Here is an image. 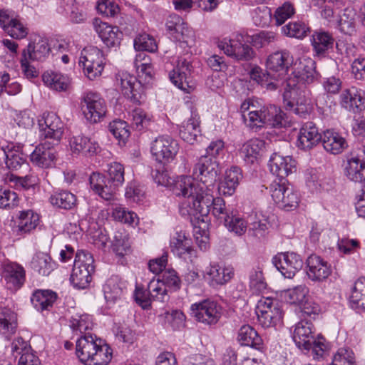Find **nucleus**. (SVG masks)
Masks as SVG:
<instances>
[{
    "mask_svg": "<svg viewBox=\"0 0 365 365\" xmlns=\"http://www.w3.org/2000/svg\"><path fill=\"white\" fill-rule=\"evenodd\" d=\"M39 138L41 140H52L53 145H58L64 133L65 124L55 113L43 114L38 120Z\"/></svg>",
    "mask_w": 365,
    "mask_h": 365,
    "instance_id": "12",
    "label": "nucleus"
},
{
    "mask_svg": "<svg viewBox=\"0 0 365 365\" xmlns=\"http://www.w3.org/2000/svg\"><path fill=\"white\" fill-rule=\"evenodd\" d=\"M40 222L39 215L32 210H21L17 217L18 233L21 235L33 232Z\"/></svg>",
    "mask_w": 365,
    "mask_h": 365,
    "instance_id": "44",
    "label": "nucleus"
},
{
    "mask_svg": "<svg viewBox=\"0 0 365 365\" xmlns=\"http://www.w3.org/2000/svg\"><path fill=\"white\" fill-rule=\"evenodd\" d=\"M344 175L351 181L365 182V161L359 157L349 158L345 164Z\"/></svg>",
    "mask_w": 365,
    "mask_h": 365,
    "instance_id": "45",
    "label": "nucleus"
},
{
    "mask_svg": "<svg viewBox=\"0 0 365 365\" xmlns=\"http://www.w3.org/2000/svg\"><path fill=\"white\" fill-rule=\"evenodd\" d=\"M98 340L100 339H97L91 334H83L77 340L76 354L81 362H91Z\"/></svg>",
    "mask_w": 365,
    "mask_h": 365,
    "instance_id": "37",
    "label": "nucleus"
},
{
    "mask_svg": "<svg viewBox=\"0 0 365 365\" xmlns=\"http://www.w3.org/2000/svg\"><path fill=\"white\" fill-rule=\"evenodd\" d=\"M217 47L224 53L236 61H248L255 57L253 48L245 41V36L241 33L233 34L230 38L219 40Z\"/></svg>",
    "mask_w": 365,
    "mask_h": 365,
    "instance_id": "7",
    "label": "nucleus"
},
{
    "mask_svg": "<svg viewBox=\"0 0 365 365\" xmlns=\"http://www.w3.org/2000/svg\"><path fill=\"white\" fill-rule=\"evenodd\" d=\"M234 274L232 267H221L217 262H211L202 271V277L210 286L217 287L228 283Z\"/></svg>",
    "mask_w": 365,
    "mask_h": 365,
    "instance_id": "19",
    "label": "nucleus"
},
{
    "mask_svg": "<svg viewBox=\"0 0 365 365\" xmlns=\"http://www.w3.org/2000/svg\"><path fill=\"white\" fill-rule=\"evenodd\" d=\"M57 153L53 145L48 142L41 143L36 145L29 155L31 163L41 168H51L55 165Z\"/></svg>",
    "mask_w": 365,
    "mask_h": 365,
    "instance_id": "23",
    "label": "nucleus"
},
{
    "mask_svg": "<svg viewBox=\"0 0 365 365\" xmlns=\"http://www.w3.org/2000/svg\"><path fill=\"white\" fill-rule=\"evenodd\" d=\"M306 185L312 192H318L327 189L323 182V175L316 169L308 170L306 173Z\"/></svg>",
    "mask_w": 365,
    "mask_h": 365,
    "instance_id": "63",
    "label": "nucleus"
},
{
    "mask_svg": "<svg viewBox=\"0 0 365 365\" xmlns=\"http://www.w3.org/2000/svg\"><path fill=\"white\" fill-rule=\"evenodd\" d=\"M79 64L83 66L84 75L91 81L101 76L106 65L103 52L93 46L84 48L81 53Z\"/></svg>",
    "mask_w": 365,
    "mask_h": 365,
    "instance_id": "8",
    "label": "nucleus"
},
{
    "mask_svg": "<svg viewBox=\"0 0 365 365\" xmlns=\"http://www.w3.org/2000/svg\"><path fill=\"white\" fill-rule=\"evenodd\" d=\"M269 192L274 202L285 210L296 209L300 202L299 192L285 181H273L269 185Z\"/></svg>",
    "mask_w": 365,
    "mask_h": 365,
    "instance_id": "9",
    "label": "nucleus"
},
{
    "mask_svg": "<svg viewBox=\"0 0 365 365\" xmlns=\"http://www.w3.org/2000/svg\"><path fill=\"white\" fill-rule=\"evenodd\" d=\"M330 365H356L354 351L349 347L339 348Z\"/></svg>",
    "mask_w": 365,
    "mask_h": 365,
    "instance_id": "64",
    "label": "nucleus"
},
{
    "mask_svg": "<svg viewBox=\"0 0 365 365\" xmlns=\"http://www.w3.org/2000/svg\"><path fill=\"white\" fill-rule=\"evenodd\" d=\"M314 326L312 322L302 320L294 327L293 340L301 349L310 350V341L313 338Z\"/></svg>",
    "mask_w": 365,
    "mask_h": 365,
    "instance_id": "38",
    "label": "nucleus"
},
{
    "mask_svg": "<svg viewBox=\"0 0 365 365\" xmlns=\"http://www.w3.org/2000/svg\"><path fill=\"white\" fill-rule=\"evenodd\" d=\"M274 266L286 278H293L303 267L302 257L293 252H280L272 259Z\"/></svg>",
    "mask_w": 365,
    "mask_h": 365,
    "instance_id": "14",
    "label": "nucleus"
},
{
    "mask_svg": "<svg viewBox=\"0 0 365 365\" xmlns=\"http://www.w3.org/2000/svg\"><path fill=\"white\" fill-rule=\"evenodd\" d=\"M5 182L10 186L18 189L28 190L37 183V178L35 175H28L24 177H19L12 173L6 175Z\"/></svg>",
    "mask_w": 365,
    "mask_h": 365,
    "instance_id": "60",
    "label": "nucleus"
},
{
    "mask_svg": "<svg viewBox=\"0 0 365 365\" xmlns=\"http://www.w3.org/2000/svg\"><path fill=\"white\" fill-rule=\"evenodd\" d=\"M349 302L355 309H365V278L358 279L351 289Z\"/></svg>",
    "mask_w": 365,
    "mask_h": 365,
    "instance_id": "50",
    "label": "nucleus"
},
{
    "mask_svg": "<svg viewBox=\"0 0 365 365\" xmlns=\"http://www.w3.org/2000/svg\"><path fill=\"white\" fill-rule=\"evenodd\" d=\"M307 267L308 278L313 282H322L327 279L332 272L331 264L316 255H311L307 258Z\"/></svg>",
    "mask_w": 365,
    "mask_h": 365,
    "instance_id": "25",
    "label": "nucleus"
},
{
    "mask_svg": "<svg viewBox=\"0 0 365 365\" xmlns=\"http://www.w3.org/2000/svg\"><path fill=\"white\" fill-rule=\"evenodd\" d=\"M220 173V169L218 160H212L209 156L202 155L194 165L192 175H182L176 181L175 185L176 195H182L185 199L190 198L189 193L186 194L185 191L182 189V186H180V184L185 181V178L193 180L192 188H195V190L200 188L202 190V192L212 191Z\"/></svg>",
    "mask_w": 365,
    "mask_h": 365,
    "instance_id": "3",
    "label": "nucleus"
},
{
    "mask_svg": "<svg viewBox=\"0 0 365 365\" xmlns=\"http://www.w3.org/2000/svg\"><path fill=\"white\" fill-rule=\"evenodd\" d=\"M148 289L153 301L166 302L169 299L170 291L165 284L160 281V277L151 279L148 283Z\"/></svg>",
    "mask_w": 365,
    "mask_h": 365,
    "instance_id": "57",
    "label": "nucleus"
},
{
    "mask_svg": "<svg viewBox=\"0 0 365 365\" xmlns=\"http://www.w3.org/2000/svg\"><path fill=\"white\" fill-rule=\"evenodd\" d=\"M96 31L108 47H114L120 44L123 34L117 26L100 22L96 25Z\"/></svg>",
    "mask_w": 365,
    "mask_h": 365,
    "instance_id": "43",
    "label": "nucleus"
},
{
    "mask_svg": "<svg viewBox=\"0 0 365 365\" xmlns=\"http://www.w3.org/2000/svg\"><path fill=\"white\" fill-rule=\"evenodd\" d=\"M200 135V117L195 110H191L190 118L179 126V135L189 144H194Z\"/></svg>",
    "mask_w": 365,
    "mask_h": 365,
    "instance_id": "34",
    "label": "nucleus"
},
{
    "mask_svg": "<svg viewBox=\"0 0 365 365\" xmlns=\"http://www.w3.org/2000/svg\"><path fill=\"white\" fill-rule=\"evenodd\" d=\"M80 108L85 119L90 123H98L107 112L106 103L100 93L92 91L83 93L80 99Z\"/></svg>",
    "mask_w": 365,
    "mask_h": 365,
    "instance_id": "6",
    "label": "nucleus"
},
{
    "mask_svg": "<svg viewBox=\"0 0 365 365\" xmlns=\"http://www.w3.org/2000/svg\"><path fill=\"white\" fill-rule=\"evenodd\" d=\"M322 140V135L316 125L312 122H307L299 129L297 145L304 150H310L315 147Z\"/></svg>",
    "mask_w": 365,
    "mask_h": 365,
    "instance_id": "28",
    "label": "nucleus"
},
{
    "mask_svg": "<svg viewBox=\"0 0 365 365\" xmlns=\"http://www.w3.org/2000/svg\"><path fill=\"white\" fill-rule=\"evenodd\" d=\"M265 148V142L259 138H252L245 143L240 151L241 158L247 164L257 163Z\"/></svg>",
    "mask_w": 365,
    "mask_h": 365,
    "instance_id": "39",
    "label": "nucleus"
},
{
    "mask_svg": "<svg viewBox=\"0 0 365 365\" xmlns=\"http://www.w3.org/2000/svg\"><path fill=\"white\" fill-rule=\"evenodd\" d=\"M116 84L125 97L135 103H140L143 88L135 76L128 72H120L116 76Z\"/></svg>",
    "mask_w": 365,
    "mask_h": 365,
    "instance_id": "21",
    "label": "nucleus"
},
{
    "mask_svg": "<svg viewBox=\"0 0 365 365\" xmlns=\"http://www.w3.org/2000/svg\"><path fill=\"white\" fill-rule=\"evenodd\" d=\"M292 62V57L288 51H276L267 57L266 67L272 74V78L280 81L287 74Z\"/></svg>",
    "mask_w": 365,
    "mask_h": 365,
    "instance_id": "17",
    "label": "nucleus"
},
{
    "mask_svg": "<svg viewBox=\"0 0 365 365\" xmlns=\"http://www.w3.org/2000/svg\"><path fill=\"white\" fill-rule=\"evenodd\" d=\"M23 147L21 145L8 144L1 148V151L5 157L6 168L11 170H17L23 165L26 164V159L22 153Z\"/></svg>",
    "mask_w": 365,
    "mask_h": 365,
    "instance_id": "40",
    "label": "nucleus"
},
{
    "mask_svg": "<svg viewBox=\"0 0 365 365\" xmlns=\"http://www.w3.org/2000/svg\"><path fill=\"white\" fill-rule=\"evenodd\" d=\"M113 357L112 349L102 341L101 339L98 340L97 348L94 351L91 363L94 365H108L111 361Z\"/></svg>",
    "mask_w": 365,
    "mask_h": 365,
    "instance_id": "56",
    "label": "nucleus"
},
{
    "mask_svg": "<svg viewBox=\"0 0 365 365\" xmlns=\"http://www.w3.org/2000/svg\"><path fill=\"white\" fill-rule=\"evenodd\" d=\"M190 312L191 314L198 322L208 326H213L220 321L222 314V307L214 300L205 299L192 304Z\"/></svg>",
    "mask_w": 365,
    "mask_h": 365,
    "instance_id": "13",
    "label": "nucleus"
},
{
    "mask_svg": "<svg viewBox=\"0 0 365 365\" xmlns=\"http://www.w3.org/2000/svg\"><path fill=\"white\" fill-rule=\"evenodd\" d=\"M109 130L113 136L118 140L120 145H125L130 134L128 123L122 120H114L110 122Z\"/></svg>",
    "mask_w": 365,
    "mask_h": 365,
    "instance_id": "61",
    "label": "nucleus"
},
{
    "mask_svg": "<svg viewBox=\"0 0 365 365\" xmlns=\"http://www.w3.org/2000/svg\"><path fill=\"white\" fill-rule=\"evenodd\" d=\"M94 259L93 255L85 250H78L76 253L73 267L71 275V282L78 289L89 287L94 272Z\"/></svg>",
    "mask_w": 365,
    "mask_h": 365,
    "instance_id": "5",
    "label": "nucleus"
},
{
    "mask_svg": "<svg viewBox=\"0 0 365 365\" xmlns=\"http://www.w3.org/2000/svg\"><path fill=\"white\" fill-rule=\"evenodd\" d=\"M44 84L51 90L67 91L71 86V78L66 74L56 71H47L42 75Z\"/></svg>",
    "mask_w": 365,
    "mask_h": 365,
    "instance_id": "42",
    "label": "nucleus"
},
{
    "mask_svg": "<svg viewBox=\"0 0 365 365\" xmlns=\"http://www.w3.org/2000/svg\"><path fill=\"white\" fill-rule=\"evenodd\" d=\"M1 276L9 289L17 290L24 284L26 274L21 265L8 261L1 264Z\"/></svg>",
    "mask_w": 365,
    "mask_h": 365,
    "instance_id": "22",
    "label": "nucleus"
},
{
    "mask_svg": "<svg viewBox=\"0 0 365 365\" xmlns=\"http://www.w3.org/2000/svg\"><path fill=\"white\" fill-rule=\"evenodd\" d=\"M309 288L304 284L297 285L283 292V297L291 304L301 305L307 299Z\"/></svg>",
    "mask_w": 365,
    "mask_h": 365,
    "instance_id": "51",
    "label": "nucleus"
},
{
    "mask_svg": "<svg viewBox=\"0 0 365 365\" xmlns=\"http://www.w3.org/2000/svg\"><path fill=\"white\" fill-rule=\"evenodd\" d=\"M192 65L185 58L180 57L177 61L176 66L169 73L171 82L178 88L189 93L191 86L189 78L191 75Z\"/></svg>",
    "mask_w": 365,
    "mask_h": 365,
    "instance_id": "26",
    "label": "nucleus"
},
{
    "mask_svg": "<svg viewBox=\"0 0 365 365\" xmlns=\"http://www.w3.org/2000/svg\"><path fill=\"white\" fill-rule=\"evenodd\" d=\"M17 315L7 307H0V336L10 341L17 331Z\"/></svg>",
    "mask_w": 365,
    "mask_h": 365,
    "instance_id": "33",
    "label": "nucleus"
},
{
    "mask_svg": "<svg viewBox=\"0 0 365 365\" xmlns=\"http://www.w3.org/2000/svg\"><path fill=\"white\" fill-rule=\"evenodd\" d=\"M112 216L115 220L133 227L138 225L139 222V217L135 212L121 205H116L113 208Z\"/></svg>",
    "mask_w": 365,
    "mask_h": 365,
    "instance_id": "59",
    "label": "nucleus"
},
{
    "mask_svg": "<svg viewBox=\"0 0 365 365\" xmlns=\"http://www.w3.org/2000/svg\"><path fill=\"white\" fill-rule=\"evenodd\" d=\"M243 119L246 125L255 131L266 125L282 127L284 125L283 113L274 105L263 106L259 112L250 111L247 115L243 114Z\"/></svg>",
    "mask_w": 365,
    "mask_h": 365,
    "instance_id": "4",
    "label": "nucleus"
},
{
    "mask_svg": "<svg viewBox=\"0 0 365 365\" xmlns=\"http://www.w3.org/2000/svg\"><path fill=\"white\" fill-rule=\"evenodd\" d=\"M67 148L73 156L91 157L101 151L98 143L86 135L79 134L67 138Z\"/></svg>",
    "mask_w": 365,
    "mask_h": 365,
    "instance_id": "15",
    "label": "nucleus"
},
{
    "mask_svg": "<svg viewBox=\"0 0 365 365\" xmlns=\"http://www.w3.org/2000/svg\"><path fill=\"white\" fill-rule=\"evenodd\" d=\"M133 63L140 76H145V81L152 78L153 68L148 55L144 52H139L136 54Z\"/></svg>",
    "mask_w": 365,
    "mask_h": 365,
    "instance_id": "53",
    "label": "nucleus"
},
{
    "mask_svg": "<svg viewBox=\"0 0 365 365\" xmlns=\"http://www.w3.org/2000/svg\"><path fill=\"white\" fill-rule=\"evenodd\" d=\"M334 38L332 35L324 31H315L312 35L311 44L315 55L325 56L327 52L334 46Z\"/></svg>",
    "mask_w": 365,
    "mask_h": 365,
    "instance_id": "41",
    "label": "nucleus"
},
{
    "mask_svg": "<svg viewBox=\"0 0 365 365\" xmlns=\"http://www.w3.org/2000/svg\"><path fill=\"white\" fill-rule=\"evenodd\" d=\"M271 173L279 178V181H285L284 178L296 170L295 160L290 156H282L274 153L269 161Z\"/></svg>",
    "mask_w": 365,
    "mask_h": 365,
    "instance_id": "27",
    "label": "nucleus"
},
{
    "mask_svg": "<svg viewBox=\"0 0 365 365\" xmlns=\"http://www.w3.org/2000/svg\"><path fill=\"white\" fill-rule=\"evenodd\" d=\"M90 185L93 191L105 200L115 199V190L106 177L99 173H93L90 176Z\"/></svg>",
    "mask_w": 365,
    "mask_h": 365,
    "instance_id": "36",
    "label": "nucleus"
},
{
    "mask_svg": "<svg viewBox=\"0 0 365 365\" xmlns=\"http://www.w3.org/2000/svg\"><path fill=\"white\" fill-rule=\"evenodd\" d=\"M256 312L259 324L264 328L279 324L283 314L280 303L272 297H262L257 302Z\"/></svg>",
    "mask_w": 365,
    "mask_h": 365,
    "instance_id": "10",
    "label": "nucleus"
},
{
    "mask_svg": "<svg viewBox=\"0 0 365 365\" xmlns=\"http://www.w3.org/2000/svg\"><path fill=\"white\" fill-rule=\"evenodd\" d=\"M192 179L185 178L180 185L187 194L189 190L190 198L185 199L180 205V212L183 216H193L200 224V228L203 229L205 238V229L207 227L206 219L211 213L214 218L220 223L224 224L229 217L235 211L234 209L226 205L225 201L222 197H214L212 191L202 192V189L192 188Z\"/></svg>",
    "mask_w": 365,
    "mask_h": 365,
    "instance_id": "2",
    "label": "nucleus"
},
{
    "mask_svg": "<svg viewBox=\"0 0 365 365\" xmlns=\"http://www.w3.org/2000/svg\"><path fill=\"white\" fill-rule=\"evenodd\" d=\"M250 287L253 293L259 294L267 287L262 269L257 266L252 268L249 273Z\"/></svg>",
    "mask_w": 365,
    "mask_h": 365,
    "instance_id": "62",
    "label": "nucleus"
},
{
    "mask_svg": "<svg viewBox=\"0 0 365 365\" xmlns=\"http://www.w3.org/2000/svg\"><path fill=\"white\" fill-rule=\"evenodd\" d=\"M166 28L170 37L175 41L189 46L194 41V31L184 19L177 14L169 16L166 21Z\"/></svg>",
    "mask_w": 365,
    "mask_h": 365,
    "instance_id": "16",
    "label": "nucleus"
},
{
    "mask_svg": "<svg viewBox=\"0 0 365 365\" xmlns=\"http://www.w3.org/2000/svg\"><path fill=\"white\" fill-rule=\"evenodd\" d=\"M236 340L241 346H250L261 352L266 349L262 338L254 327L248 324L240 327L237 332Z\"/></svg>",
    "mask_w": 365,
    "mask_h": 365,
    "instance_id": "30",
    "label": "nucleus"
},
{
    "mask_svg": "<svg viewBox=\"0 0 365 365\" xmlns=\"http://www.w3.org/2000/svg\"><path fill=\"white\" fill-rule=\"evenodd\" d=\"M51 48L46 38L37 36L22 51V55L31 61H44L49 55Z\"/></svg>",
    "mask_w": 365,
    "mask_h": 365,
    "instance_id": "35",
    "label": "nucleus"
},
{
    "mask_svg": "<svg viewBox=\"0 0 365 365\" xmlns=\"http://www.w3.org/2000/svg\"><path fill=\"white\" fill-rule=\"evenodd\" d=\"M1 26L8 35L16 39L26 38L29 31L23 19L14 11L7 9L3 12V16H1Z\"/></svg>",
    "mask_w": 365,
    "mask_h": 365,
    "instance_id": "20",
    "label": "nucleus"
},
{
    "mask_svg": "<svg viewBox=\"0 0 365 365\" xmlns=\"http://www.w3.org/2000/svg\"><path fill=\"white\" fill-rule=\"evenodd\" d=\"M179 149L178 140L168 135L157 137L150 144V153L153 159L163 164L173 162Z\"/></svg>",
    "mask_w": 365,
    "mask_h": 365,
    "instance_id": "11",
    "label": "nucleus"
},
{
    "mask_svg": "<svg viewBox=\"0 0 365 365\" xmlns=\"http://www.w3.org/2000/svg\"><path fill=\"white\" fill-rule=\"evenodd\" d=\"M364 91L356 87L344 90L339 96L342 108L354 113L363 110L365 106Z\"/></svg>",
    "mask_w": 365,
    "mask_h": 365,
    "instance_id": "29",
    "label": "nucleus"
},
{
    "mask_svg": "<svg viewBox=\"0 0 365 365\" xmlns=\"http://www.w3.org/2000/svg\"><path fill=\"white\" fill-rule=\"evenodd\" d=\"M255 25L260 27L268 26L272 20L271 9L267 6H257L250 12Z\"/></svg>",
    "mask_w": 365,
    "mask_h": 365,
    "instance_id": "58",
    "label": "nucleus"
},
{
    "mask_svg": "<svg viewBox=\"0 0 365 365\" xmlns=\"http://www.w3.org/2000/svg\"><path fill=\"white\" fill-rule=\"evenodd\" d=\"M93 327L92 317L87 314H76L70 320V327L76 334H90L87 331L91 330Z\"/></svg>",
    "mask_w": 365,
    "mask_h": 365,
    "instance_id": "54",
    "label": "nucleus"
},
{
    "mask_svg": "<svg viewBox=\"0 0 365 365\" xmlns=\"http://www.w3.org/2000/svg\"><path fill=\"white\" fill-rule=\"evenodd\" d=\"M242 178V171L240 168L237 166L230 167L226 170L223 178L220 180L218 184L219 193L227 196L232 195Z\"/></svg>",
    "mask_w": 365,
    "mask_h": 365,
    "instance_id": "32",
    "label": "nucleus"
},
{
    "mask_svg": "<svg viewBox=\"0 0 365 365\" xmlns=\"http://www.w3.org/2000/svg\"><path fill=\"white\" fill-rule=\"evenodd\" d=\"M309 30L308 25L302 21H291L282 28L285 36L299 39L307 36Z\"/></svg>",
    "mask_w": 365,
    "mask_h": 365,
    "instance_id": "55",
    "label": "nucleus"
},
{
    "mask_svg": "<svg viewBox=\"0 0 365 365\" xmlns=\"http://www.w3.org/2000/svg\"><path fill=\"white\" fill-rule=\"evenodd\" d=\"M356 10L346 8L338 21V27L341 32L347 35H353L357 31L358 24L356 19Z\"/></svg>",
    "mask_w": 365,
    "mask_h": 365,
    "instance_id": "48",
    "label": "nucleus"
},
{
    "mask_svg": "<svg viewBox=\"0 0 365 365\" xmlns=\"http://www.w3.org/2000/svg\"><path fill=\"white\" fill-rule=\"evenodd\" d=\"M128 282L118 275L108 278L103 287L105 299L111 306L123 298L128 292Z\"/></svg>",
    "mask_w": 365,
    "mask_h": 365,
    "instance_id": "24",
    "label": "nucleus"
},
{
    "mask_svg": "<svg viewBox=\"0 0 365 365\" xmlns=\"http://www.w3.org/2000/svg\"><path fill=\"white\" fill-rule=\"evenodd\" d=\"M57 299V294L48 289H38L34 292L31 302L34 308L40 312L50 310Z\"/></svg>",
    "mask_w": 365,
    "mask_h": 365,
    "instance_id": "47",
    "label": "nucleus"
},
{
    "mask_svg": "<svg viewBox=\"0 0 365 365\" xmlns=\"http://www.w3.org/2000/svg\"><path fill=\"white\" fill-rule=\"evenodd\" d=\"M49 200L53 206L65 210L72 209L77 202L76 196L68 190L55 192L51 195Z\"/></svg>",
    "mask_w": 365,
    "mask_h": 365,
    "instance_id": "49",
    "label": "nucleus"
},
{
    "mask_svg": "<svg viewBox=\"0 0 365 365\" xmlns=\"http://www.w3.org/2000/svg\"><path fill=\"white\" fill-rule=\"evenodd\" d=\"M223 225L229 232L241 236L246 232L248 222L237 211H234Z\"/></svg>",
    "mask_w": 365,
    "mask_h": 365,
    "instance_id": "52",
    "label": "nucleus"
},
{
    "mask_svg": "<svg viewBox=\"0 0 365 365\" xmlns=\"http://www.w3.org/2000/svg\"><path fill=\"white\" fill-rule=\"evenodd\" d=\"M31 269L43 276L49 275L56 267L51 256L44 252H36L30 262Z\"/></svg>",
    "mask_w": 365,
    "mask_h": 365,
    "instance_id": "46",
    "label": "nucleus"
},
{
    "mask_svg": "<svg viewBox=\"0 0 365 365\" xmlns=\"http://www.w3.org/2000/svg\"><path fill=\"white\" fill-rule=\"evenodd\" d=\"M321 141L324 150L332 155L341 154L348 147V143L345 138L333 129L324 131Z\"/></svg>",
    "mask_w": 365,
    "mask_h": 365,
    "instance_id": "31",
    "label": "nucleus"
},
{
    "mask_svg": "<svg viewBox=\"0 0 365 365\" xmlns=\"http://www.w3.org/2000/svg\"><path fill=\"white\" fill-rule=\"evenodd\" d=\"M170 247L175 256L185 262H192L197 257L192 240L183 232H177L172 237Z\"/></svg>",
    "mask_w": 365,
    "mask_h": 365,
    "instance_id": "18",
    "label": "nucleus"
},
{
    "mask_svg": "<svg viewBox=\"0 0 365 365\" xmlns=\"http://www.w3.org/2000/svg\"><path fill=\"white\" fill-rule=\"evenodd\" d=\"M251 80L267 90L275 91L280 86L283 88V101L287 110L304 116L310 110L309 91L306 84L313 83L317 78L315 70V61L312 58H304L299 64H294L292 76L281 82L278 79L271 81L270 72L264 71L258 66L252 67L249 72Z\"/></svg>",
    "mask_w": 365,
    "mask_h": 365,
    "instance_id": "1",
    "label": "nucleus"
}]
</instances>
